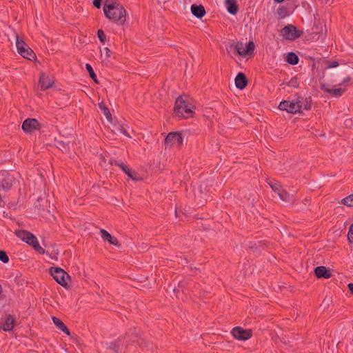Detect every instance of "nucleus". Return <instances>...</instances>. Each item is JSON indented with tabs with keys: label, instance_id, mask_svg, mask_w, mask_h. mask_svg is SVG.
Returning <instances> with one entry per match:
<instances>
[{
	"label": "nucleus",
	"instance_id": "f03ea898",
	"mask_svg": "<svg viewBox=\"0 0 353 353\" xmlns=\"http://www.w3.org/2000/svg\"><path fill=\"white\" fill-rule=\"evenodd\" d=\"M103 12L105 17L118 25L124 24L126 20V10L119 3L110 2L105 4Z\"/></svg>",
	"mask_w": 353,
	"mask_h": 353
},
{
	"label": "nucleus",
	"instance_id": "a878e982",
	"mask_svg": "<svg viewBox=\"0 0 353 353\" xmlns=\"http://www.w3.org/2000/svg\"><path fill=\"white\" fill-rule=\"evenodd\" d=\"M99 108L101 110V111L103 112V114L105 115V118L108 121H112V114L108 109V108L105 105V103L103 101H101L98 104Z\"/></svg>",
	"mask_w": 353,
	"mask_h": 353
},
{
	"label": "nucleus",
	"instance_id": "a211bd4d",
	"mask_svg": "<svg viewBox=\"0 0 353 353\" xmlns=\"http://www.w3.org/2000/svg\"><path fill=\"white\" fill-rule=\"evenodd\" d=\"M314 274L319 279L324 278L329 279L332 276L330 270L325 266H318L314 268Z\"/></svg>",
	"mask_w": 353,
	"mask_h": 353
},
{
	"label": "nucleus",
	"instance_id": "412c9836",
	"mask_svg": "<svg viewBox=\"0 0 353 353\" xmlns=\"http://www.w3.org/2000/svg\"><path fill=\"white\" fill-rule=\"evenodd\" d=\"M235 85L236 87L240 90H243L247 86L248 79L243 73L239 72L236 75L235 78Z\"/></svg>",
	"mask_w": 353,
	"mask_h": 353
},
{
	"label": "nucleus",
	"instance_id": "f704fd0d",
	"mask_svg": "<svg viewBox=\"0 0 353 353\" xmlns=\"http://www.w3.org/2000/svg\"><path fill=\"white\" fill-rule=\"evenodd\" d=\"M0 261L4 263H6L8 262L9 258L5 251L0 250Z\"/></svg>",
	"mask_w": 353,
	"mask_h": 353
},
{
	"label": "nucleus",
	"instance_id": "c756f323",
	"mask_svg": "<svg viewBox=\"0 0 353 353\" xmlns=\"http://www.w3.org/2000/svg\"><path fill=\"white\" fill-rule=\"evenodd\" d=\"M341 203L348 207H353V194L343 199Z\"/></svg>",
	"mask_w": 353,
	"mask_h": 353
},
{
	"label": "nucleus",
	"instance_id": "4c0bfd02",
	"mask_svg": "<svg viewBox=\"0 0 353 353\" xmlns=\"http://www.w3.org/2000/svg\"><path fill=\"white\" fill-rule=\"evenodd\" d=\"M347 239L350 243H353V231H351L350 228L349 229V232L347 234Z\"/></svg>",
	"mask_w": 353,
	"mask_h": 353
},
{
	"label": "nucleus",
	"instance_id": "f257e3e1",
	"mask_svg": "<svg viewBox=\"0 0 353 353\" xmlns=\"http://www.w3.org/2000/svg\"><path fill=\"white\" fill-rule=\"evenodd\" d=\"M195 106L192 99L187 96H179L175 101L174 112L176 116L189 119L192 118L195 114Z\"/></svg>",
	"mask_w": 353,
	"mask_h": 353
},
{
	"label": "nucleus",
	"instance_id": "58836bf2",
	"mask_svg": "<svg viewBox=\"0 0 353 353\" xmlns=\"http://www.w3.org/2000/svg\"><path fill=\"white\" fill-rule=\"evenodd\" d=\"M101 0H93V5L97 8H100Z\"/></svg>",
	"mask_w": 353,
	"mask_h": 353
},
{
	"label": "nucleus",
	"instance_id": "2eb2a0df",
	"mask_svg": "<svg viewBox=\"0 0 353 353\" xmlns=\"http://www.w3.org/2000/svg\"><path fill=\"white\" fill-rule=\"evenodd\" d=\"M39 83L41 90H46L53 85L54 81L51 77L43 72L40 75Z\"/></svg>",
	"mask_w": 353,
	"mask_h": 353
},
{
	"label": "nucleus",
	"instance_id": "a19ab883",
	"mask_svg": "<svg viewBox=\"0 0 353 353\" xmlns=\"http://www.w3.org/2000/svg\"><path fill=\"white\" fill-rule=\"evenodd\" d=\"M105 50L106 52L107 57H110L111 51L109 50V48H105Z\"/></svg>",
	"mask_w": 353,
	"mask_h": 353
},
{
	"label": "nucleus",
	"instance_id": "37998d69",
	"mask_svg": "<svg viewBox=\"0 0 353 353\" xmlns=\"http://www.w3.org/2000/svg\"><path fill=\"white\" fill-rule=\"evenodd\" d=\"M110 2H116V1L115 0H107L106 3L105 4H108Z\"/></svg>",
	"mask_w": 353,
	"mask_h": 353
},
{
	"label": "nucleus",
	"instance_id": "aec40b11",
	"mask_svg": "<svg viewBox=\"0 0 353 353\" xmlns=\"http://www.w3.org/2000/svg\"><path fill=\"white\" fill-rule=\"evenodd\" d=\"M320 88L323 91L330 94L332 96H334V97H341L343 94V93L345 91V89H342V88L331 89V88H329L325 84H321Z\"/></svg>",
	"mask_w": 353,
	"mask_h": 353
},
{
	"label": "nucleus",
	"instance_id": "473e14b6",
	"mask_svg": "<svg viewBox=\"0 0 353 353\" xmlns=\"http://www.w3.org/2000/svg\"><path fill=\"white\" fill-rule=\"evenodd\" d=\"M278 14L281 17L284 18L288 16V10L285 7H280L277 9Z\"/></svg>",
	"mask_w": 353,
	"mask_h": 353
},
{
	"label": "nucleus",
	"instance_id": "7ed1b4c3",
	"mask_svg": "<svg viewBox=\"0 0 353 353\" xmlns=\"http://www.w3.org/2000/svg\"><path fill=\"white\" fill-rule=\"evenodd\" d=\"M15 235L27 244L31 245L39 254H44V249L39 245L37 237L30 232L24 230H17Z\"/></svg>",
	"mask_w": 353,
	"mask_h": 353
},
{
	"label": "nucleus",
	"instance_id": "20e7f679",
	"mask_svg": "<svg viewBox=\"0 0 353 353\" xmlns=\"http://www.w3.org/2000/svg\"><path fill=\"white\" fill-rule=\"evenodd\" d=\"M16 46L18 53L28 60H33L36 59V54L33 50L25 43V41L20 39L18 35H16Z\"/></svg>",
	"mask_w": 353,
	"mask_h": 353
},
{
	"label": "nucleus",
	"instance_id": "f8f14e48",
	"mask_svg": "<svg viewBox=\"0 0 353 353\" xmlns=\"http://www.w3.org/2000/svg\"><path fill=\"white\" fill-rule=\"evenodd\" d=\"M279 108L291 114L299 113L298 105H296L294 100L281 101L279 103Z\"/></svg>",
	"mask_w": 353,
	"mask_h": 353
},
{
	"label": "nucleus",
	"instance_id": "2f4dec72",
	"mask_svg": "<svg viewBox=\"0 0 353 353\" xmlns=\"http://www.w3.org/2000/svg\"><path fill=\"white\" fill-rule=\"evenodd\" d=\"M272 190L278 194L281 188L280 184L276 181H270L268 183Z\"/></svg>",
	"mask_w": 353,
	"mask_h": 353
},
{
	"label": "nucleus",
	"instance_id": "49530a36",
	"mask_svg": "<svg viewBox=\"0 0 353 353\" xmlns=\"http://www.w3.org/2000/svg\"><path fill=\"white\" fill-rule=\"evenodd\" d=\"M350 230H351V231H353V223L352 224V225L350 226Z\"/></svg>",
	"mask_w": 353,
	"mask_h": 353
},
{
	"label": "nucleus",
	"instance_id": "c85d7f7f",
	"mask_svg": "<svg viewBox=\"0 0 353 353\" xmlns=\"http://www.w3.org/2000/svg\"><path fill=\"white\" fill-rule=\"evenodd\" d=\"M85 68L87 70V71L88 72L89 74H90V77L92 78V79L97 83H99V81L97 80V75L92 68V67L91 66L90 64L89 63H86L85 64Z\"/></svg>",
	"mask_w": 353,
	"mask_h": 353
},
{
	"label": "nucleus",
	"instance_id": "72a5a7b5",
	"mask_svg": "<svg viewBox=\"0 0 353 353\" xmlns=\"http://www.w3.org/2000/svg\"><path fill=\"white\" fill-rule=\"evenodd\" d=\"M97 37L101 43H105V41L106 40V35L101 29H100L97 31Z\"/></svg>",
	"mask_w": 353,
	"mask_h": 353
},
{
	"label": "nucleus",
	"instance_id": "b1692460",
	"mask_svg": "<svg viewBox=\"0 0 353 353\" xmlns=\"http://www.w3.org/2000/svg\"><path fill=\"white\" fill-rule=\"evenodd\" d=\"M123 337H125V339H129L132 342L137 343L139 345H142V342L143 340L139 336V332L134 329V330L130 334H126ZM127 340H125V341Z\"/></svg>",
	"mask_w": 353,
	"mask_h": 353
},
{
	"label": "nucleus",
	"instance_id": "6e6552de",
	"mask_svg": "<svg viewBox=\"0 0 353 353\" xmlns=\"http://www.w3.org/2000/svg\"><path fill=\"white\" fill-rule=\"evenodd\" d=\"M14 183H15V178L10 173L4 172L0 175V190L8 191Z\"/></svg>",
	"mask_w": 353,
	"mask_h": 353
},
{
	"label": "nucleus",
	"instance_id": "9b49d317",
	"mask_svg": "<svg viewBox=\"0 0 353 353\" xmlns=\"http://www.w3.org/2000/svg\"><path fill=\"white\" fill-rule=\"evenodd\" d=\"M21 128L26 133H28L36 130H39L41 124L35 119H26L23 122Z\"/></svg>",
	"mask_w": 353,
	"mask_h": 353
},
{
	"label": "nucleus",
	"instance_id": "5701e85b",
	"mask_svg": "<svg viewBox=\"0 0 353 353\" xmlns=\"http://www.w3.org/2000/svg\"><path fill=\"white\" fill-rule=\"evenodd\" d=\"M228 12L231 14H236L238 12L239 7L236 0H225Z\"/></svg>",
	"mask_w": 353,
	"mask_h": 353
},
{
	"label": "nucleus",
	"instance_id": "0eeeda50",
	"mask_svg": "<svg viewBox=\"0 0 353 353\" xmlns=\"http://www.w3.org/2000/svg\"><path fill=\"white\" fill-rule=\"evenodd\" d=\"M303 33V32L302 30H297L295 26L290 24L285 26L281 30L282 36L288 40H294L298 39L302 36Z\"/></svg>",
	"mask_w": 353,
	"mask_h": 353
},
{
	"label": "nucleus",
	"instance_id": "9d476101",
	"mask_svg": "<svg viewBox=\"0 0 353 353\" xmlns=\"http://www.w3.org/2000/svg\"><path fill=\"white\" fill-rule=\"evenodd\" d=\"M176 144L181 147L183 144V137L181 134L179 132H172L168 133L165 139V145L166 146H172Z\"/></svg>",
	"mask_w": 353,
	"mask_h": 353
},
{
	"label": "nucleus",
	"instance_id": "4468645a",
	"mask_svg": "<svg viewBox=\"0 0 353 353\" xmlns=\"http://www.w3.org/2000/svg\"><path fill=\"white\" fill-rule=\"evenodd\" d=\"M294 100L295 101L296 105H298L299 113H301L303 110H310L311 109L310 101L307 98L303 97H297Z\"/></svg>",
	"mask_w": 353,
	"mask_h": 353
},
{
	"label": "nucleus",
	"instance_id": "7c9ffc66",
	"mask_svg": "<svg viewBox=\"0 0 353 353\" xmlns=\"http://www.w3.org/2000/svg\"><path fill=\"white\" fill-rule=\"evenodd\" d=\"M286 85L292 88H298L299 86L298 79L296 77H292L288 82L286 83Z\"/></svg>",
	"mask_w": 353,
	"mask_h": 353
},
{
	"label": "nucleus",
	"instance_id": "423d86ee",
	"mask_svg": "<svg viewBox=\"0 0 353 353\" xmlns=\"http://www.w3.org/2000/svg\"><path fill=\"white\" fill-rule=\"evenodd\" d=\"M51 276L61 286L66 287L68 285L67 279L70 276L63 269L57 267H52L50 269Z\"/></svg>",
	"mask_w": 353,
	"mask_h": 353
},
{
	"label": "nucleus",
	"instance_id": "a18cd8bd",
	"mask_svg": "<svg viewBox=\"0 0 353 353\" xmlns=\"http://www.w3.org/2000/svg\"><path fill=\"white\" fill-rule=\"evenodd\" d=\"M284 0H274V1L277 2V3H281L283 2Z\"/></svg>",
	"mask_w": 353,
	"mask_h": 353
},
{
	"label": "nucleus",
	"instance_id": "c9c22d12",
	"mask_svg": "<svg viewBox=\"0 0 353 353\" xmlns=\"http://www.w3.org/2000/svg\"><path fill=\"white\" fill-rule=\"evenodd\" d=\"M338 65H339V63L337 61H329L327 68H332L337 67Z\"/></svg>",
	"mask_w": 353,
	"mask_h": 353
},
{
	"label": "nucleus",
	"instance_id": "cd10ccee",
	"mask_svg": "<svg viewBox=\"0 0 353 353\" xmlns=\"http://www.w3.org/2000/svg\"><path fill=\"white\" fill-rule=\"evenodd\" d=\"M278 195L280 199L284 201H293L292 196H291L288 192H287L284 190H281L278 192Z\"/></svg>",
	"mask_w": 353,
	"mask_h": 353
},
{
	"label": "nucleus",
	"instance_id": "ea45409f",
	"mask_svg": "<svg viewBox=\"0 0 353 353\" xmlns=\"http://www.w3.org/2000/svg\"><path fill=\"white\" fill-rule=\"evenodd\" d=\"M350 292L353 294V283H350L347 285Z\"/></svg>",
	"mask_w": 353,
	"mask_h": 353
},
{
	"label": "nucleus",
	"instance_id": "1a4fd4ad",
	"mask_svg": "<svg viewBox=\"0 0 353 353\" xmlns=\"http://www.w3.org/2000/svg\"><path fill=\"white\" fill-rule=\"evenodd\" d=\"M232 336L239 341H247L252 336L250 329H243L241 327H235L231 330Z\"/></svg>",
	"mask_w": 353,
	"mask_h": 353
},
{
	"label": "nucleus",
	"instance_id": "c03bdc74",
	"mask_svg": "<svg viewBox=\"0 0 353 353\" xmlns=\"http://www.w3.org/2000/svg\"><path fill=\"white\" fill-rule=\"evenodd\" d=\"M309 202V200L307 199H305L304 203L306 205Z\"/></svg>",
	"mask_w": 353,
	"mask_h": 353
},
{
	"label": "nucleus",
	"instance_id": "ddd939ff",
	"mask_svg": "<svg viewBox=\"0 0 353 353\" xmlns=\"http://www.w3.org/2000/svg\"><path fill=\"white\" fill-rule=\"evenodd\" d=\"M110 163L119 167L121 170L128 175V176L134 181H138L137 178V173L132 172L131 170L124 164L121 161H117L115 159H110Z\"/></svg>",
	"mask_w": 353,
	"mask_h": 353
},
{
	"label": "nucleus",
	"instance_id": "6ab92c4d",
	"mask_svg": "<svg viewBox=\"0 0 353 353\" xmlns=\"http://www.w3.org/2000/svg\"><path fill=\"white\" fill-rule=\"evenodd\" d=\"M100 234H101V236L103 241H107L108 242H109L110 244H112L114 245H119L118 239L115 236H112L105 230L101 229L100 230Z\"/></svg>",
	"mask_w": 353,
	"mask_h": 353
},
{
	"label": "nucleus",
	"instance_id": "bb28decb",
	"mask_svg": "<svg viewBox=\"0 0 353 353\" xmlns=\"http://www.w3.org/2000/svg\"><path fill=\"white\" fill-rule=\"evenodd\" d=\"M299 57L293 52H290L288 54L286 57V61L291 65H296L299 63Z\"/></svg>",
	"mask_w": 353,
	"mask_h": 353
},
{
	"label": "nucleus",
	"instance_id": "e433bc0d",
	"mask_svg": "<svg viewBox=\"0 0 353 353\" xmlns=\"http://www.w3.org/2000/svg\"><path fill=\"white\" fill-rule=\"evenodd\" d=\"M119 131L122 133L123 134H124L125 136L128 137H130V134L128 133L127 130H125L122 126H120L119 128Z\"/></svg>",
	"mask_w": 353,
	"mask_h": 353
},
{
	"label": "nucleus",
	"instance_id": "79ce46f5",
	"mask_svg": "<svg viewBox=\"0 0 353 353\" xmlns=\"http://www.w3.org/2000/svg\"><path fill=\"white\" fill-rule=\"evenodd\" d=\"M350 81V77H347L346 78H345L343 81V83H347Z\"/></svg>",
	"mask_w": 353,
	"mask_h": 353
},
{
	"label": "nucleus",
	"instance_id": "dca6fc26",
	"mask_svg": "<svg viewBox=\"0 0 353 353\" xmlns=\"http://www.w3.org/2000/svg\"><path fill=\"white\" fill-rule=\"evenodd\" d=\"M16 323V318L12 314L6 315L5 321L0 326V328L5 332H10L13 330L14 324Z\"/></svg>",
	"mask_w": 353,
	"mask_h": 353
},
{
	"label": "nucleus",
	"instance_id": "39448f33",
	"mask_svg": "<svg viewBox=\"0 0 353 353\" xmlns=\"http://www.w3.org/2000/svg\"><path fill=\"white\" fill-rule=\"evenodd\" d=\"M230 48H234L238 54L242 57H245L247 54H252L254 51L255 45L253 41H249L245 47L241 41H238L234 44L230 46Z\"/></svg>",
	"mask_w": 353,
	"mask_h": 353
},
{
	"label": "nucleus",
	"instance_id": "4be33fe9",
	"mask_svg": "<svg viewBox=\"0 0 353 353\" xmlns=\"http://www.w3.org/2000/svg\"><path fill=\"white\" fill-rule=\"evenodd\" d=\"M191 11L193 15L198 19H201L205 14V10L203 6L193 4L191 6Z\"/></svg>",
	"mask_w": 353,
	"mask_h": 353
},
{
	"label": "nucleus",
	"instance_id": "f3484780",
	"mask_svg": "<svg viewBox=\"0 0 353 353\" xmlns=\"http://www.w3.org/2000/svg\"><path fill=\"white\" fill-rule=\"evenodd\" d=\"M125 337H119L115 341L110 343L108 348L115 353H119V351L124 346H127V344H125Z\"/></svg>",
	"mask_w": 353,
	"mask_h": 353
},
{
	"label": "nucleus",
	"instance_id": "393cba45",
	"mask_svg": "<svg viewBox=\"0 0 353 353\" xmlns=\"http://www.w3.org/2000/svg\"><path fill=\"white\" fill-rule=\"evenodd\" d=\"M52 321H53L54 324L56 325V327L58 329H59L60 330L63 332L68 336L70 335V330H68V328L65 326V325L63 323V322L61 319H59V318H57L56 316H52Z\"/></svg>",
	"mask_w": 353,
	"mask_h": 353
}]
</instances>
